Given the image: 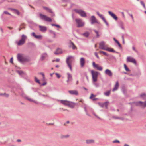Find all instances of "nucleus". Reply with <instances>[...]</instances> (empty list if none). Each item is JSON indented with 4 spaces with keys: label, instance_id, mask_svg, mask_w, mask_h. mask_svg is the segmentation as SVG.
I'll list each match as a JSON object with an SVG mask.
<instances>
[{
    "label": "nucleus",
    "instance_id": "nucleus-1",
    "mask_svg": "<svg viewBox=\"0 0 146 146\" xmlns=\"http://www.w3.org/2000/svg\"><path fill=\"white\" fill-rule=\"evenodd\" d=\"M60 101L64 105L68 106L71 108L74 107L75 105V103L66 100H61Z\"/></svg>",
    "mask_w": 146,
    "mask_h": 146
},
{
    "label": "nucleus",
    "instance_id": "nucleus-2",
    "mask_svg": "<svg viewBox=\"0 0 146 146\" xmlns=\"http://www.w3.org/2000/svg\"><path fill=\"white\" fill-rule=\"evenodd\" d=\"M27 38V36L26 35L23 34L21 35V39L19 41L16 42V44L19 46L23 45L25 44Z\"/></svg>",
    "mask_w": 146,
    "mask_h": 146
},
{
    "label": "nucleus",
    "instance_id": "nucleus-3",
    "mask_svg": "<svg viewBox=\"0 0 146 146\" xmlns=\"http://www.w3.org/2000/svg\"><path fill=\"white\" fill-rule=\"evenodd\" d=\"M73 57L71 56L68 57L66 60L68 66L69 67L71 71H72V64L73 60Z\"/></svg>",
    "mask_w": 146,
    "mask_h": 146
},
{
    "label": "nucleus",
    "instance_id": "nucleus-4",
    "mask_svg": "<svg viewBox=\"0 0 146 146\" xmlns=\"http://www.w3.org/2000/svg\"><path fill=\"white\" fill-rule=\"evenodd\" d=\"M92 75L93 82H96L97 81L98 76V72L96 71L92 70L91 71Z\"/></svg>",
    "mask_w": 146,
    "mask_h": 146
},
{
    "label": "nucleus",
    "instance_id": "nucleus-5",
    "mask_svg": "<svg viewBox=\"0 0 146 146\" xmlns=\"http://www.w3.org/2000/svg\"><path fill=\"white\" fill-rule=\"evenodd\" d=\"M39 16L40 19H42L48 22L52 21V19L45 15L40 13L39 14Z\"/></svg>",
    "mask_w": 146,
    "mask_h": 146
},
{
    "label": "nucleus",
    "instance_id": "nucleus-6",
    "mask_svg": "<svg viewBox=\"0 0 146 146\" xmlns=\"http://www.w3.org/2000/svg\"><path fill=\"white\" fill-rule=\"evenodd\" d=\"M74 11L76 13L79 14L82 17H86V13L82 10L75 9L74 10Z\"/></svg>",
    "mask_w": 146,
    "mask_h": 146
},
{
    "label": "nucleus",
    "instance_id": "nucleus-7",
    "mask_svg": "<svg viewBox=\"0 0 146 146\" xmlns=\"http://www.w3.org/2000/svg\"><path fill=\"white\" fill-rule=\"evenodd\" d=\"M108 47V45L106 44L105 42L104 41H102L99 44V48L100 49L106 50Z\"/></svg>",
    "mask_w": 146,
    "mask_h": 146
},
{
    "label": "nucleus",
    "instance_id": "nucleus-8",
    "mask_svg": "<svg viewBox=\"0 0 146 146\" xmlns=\"http://www.w3.org/2000/svg\"><path fill=\"white\" fill-rule=\"evenodd\" d=\"M76 21L77 23V27H83L84 24V23L83 22L82 20L80 19H76Z\"/></svg>",
    "mask_w": 146,
    "mask_h": 146
},
{
    "label": "nucleus",
    "instance_id": "nucleus-9",
    "mask_svg": "<svg viewBox=\"0 0 146 146\" xmlns=\"http://www.w3.org/2000/svg\"><path fill=\"white\" fill-rule=\"evenodd\" d=\"M127 62H131L136 64V62L135 60L133 57H128L127 58Z\"/></svg>",
    "mask_w": 146,
    "mask_h": 146
},
{
    "label": "nucleus",
    "instance_id": "nucleus-10",
    "mask_svg": "<svg viewBox=\"0 0 146 146\" xmlns=\"http://www.w3.org/2000/svg\"><path fill=\"white\" fill-rule=\"evenodd\" d=\"M92 65L94 68H96L98 70L101 71L102 70V67L100 66L98 64H96L94 62H92Z\"/></svg>",
    "mask_w": 146,
    "mask_h": 146
},
{
    "label": "nucleus",
    "instance_id": "nucleus-11",
    "mask_svg": "<svg viewBox=\"0 0 146 146\" xmlns=\"http://www.w3.org/2000/svg\"><path fill=\"white\" fill-rule=\"evenodd\" d=\"M91 23L93 24L95 23H97L99 24V23L97 21L96 18L94 16H92L91 17Z\"/></svg>",
    "mask_w": 146,
    "mask_h": 146
},
{
    "label": "nucleus",
    "instance_id": "nucleus-12",
    "mask_svg": "<svg viewBox=\"0 0 146 146\" xmlns=\"http://www.w3.org/2000/svg\"><path fill=\"white\" fill-rule=\"evenodd\" d=\"M105 73L108 76L111 77L113 75V73L109 69H106L105 71Z\"/></svg>",
    "mask_w": 146,
    "mask_h": 146
},
{
    "label": "nucleus",
    "instance_id": "nucleus-13",
    "mask_svg": "<svg viewBox=\"0 0 146 146\" xmlns=\"http://www.w3.org/2000/svg\"><path fill=\"white\" fill-rule=\"evenodd\" d=\"M17 57L18 60L20 62H23L24 60L23 55L22 54H18L17 55Z\"/></svg>",
    "mask_w": 146,
    "mask_h": 146
},
{
    "label": "nucleus",
    "instance_id": "nucleus-14",
    "mask_svg": "<svg viewBox=\"0 0 146 146\" xmlns=\"http://www.w3.org/2000/svg\"><path fill=\"white\" fill-rule=\"evenodd\" d=\"M68 92L71 95H77L78 94V91L76 90H69Z\"/></svg>",
    "mask_w": 146,
    "mask_h": 146
},
{
    "label": "nucleus",
    "instance_id": "nucleus-15",
    "mask_svg": "<svg viewBox=\"0 0 146 146\" xmlns=\"http://www.w3.org/2000/svg\"><path fill=\"white\" fill-rule=\"evenodd\" d=\"M108 13L115 20H117V16L113 13L112 12L109 11Z\"/></svg>",
    "mask_w": 146,
    "mask_h": 146
},
{
    "label": "nucleus",
    "instance_id": "nucleus-16",
    "mask_svg": "<svg viewBox=\"0 0 146 146\" xmlns=\"http://www.w3.org/2000/svg\"><path fill=\"white\" fill-rule=\"evenodd\" d=\"M67 75L68 80H67L66 82L68 84H69V82L72 80V76L70 73H68L67 74Z\"/></svg>",
    "mask_w": 146,
    "mask_h": 146
},
{
    "label": "nucleus",
    "instance_id": "nucleus-17",
    "mask_svg": "<svg viewBox=\"0 0 146 146\" xmlns=\"http://www.w3.org/2000/svg\"><path fill=\"white\" fill-rule=\"evenodd\" d=\"M32 35L35 38H36L38 39H41L42 38V36L41 35H36L34 32L32 33Z\"/></svg>",
    "mask_w": 146,
    "mask_h": 146
},
{
    "label": "nucleus",
    "instance_id": "nucleus-18",
    "mask_svg": "<svg viewBox=\"0 0 146 146\" xmlns=\"http://www.w3.org/2000/svg\"><path fill=\"white\" fill-rule=\"evenodd\" d=\"M137 103V105H140L141 106L143 107H146V101L144 102H142L141 101H139Z\"/></svg>",
    "mask_w": 146,
    "mask_h": 146
},
{
    "label": "nucleus",
    "instance_id": "nucleus-19",
    "mask_svg": "<svg viewBox=\"0 0 146 146\" xmlns=\"http://www.w3.org/2000/svg\"><path fill=\"white\" fill-rule=\"evenodd\" d=\"M80 64L82 67L84 66L85 64V60L83 58H81L80 59Z\"/></svg>",
    "mask_w": 146,
    "mask_h": 146
},
{
    "label": "nucleus",
    "instance_id": "nucleus-20",
    "mask_svg": "<svg viewBox=\"0 0 146 146\" xmlns=\"http://www.w3.org/2000/svg\"><path fill=\"white\" fill-rule=\"evenodd\" d=\"M25 23H22L21 24L19 25V31H20L22 29H24L25 28Z\"/></svg>",
    "mask_w": 146,
    "mask_h": 146
},
{
    "label": "nucleus",
    "instance_id": "nucleus-21",
    "mask_svg": "<svg viewBox=\"0 0 146 146\" xmlns=\"http://www.w3.org/2000/svg\"><path fill=\"white\" fill-rule=\"evenodd\" d=\"M39 27L40 31L42 32H45L46 30V28L45 26H39Z\"/></svg>",
    "mask_w": 146,
    "mask_h": 146
},
{
    "label": "nucleus",
    "instance_id": "nucleus-22",
    "mask_svg": "<svg viewBox=\"0 0 146 146\" xmlns=\"http://www.w3.org/2000/svg\"><path fill=\"white\" fill-rule=\"evenodd\" d=\"M62 53V50L60 48H58L57 49L56 51L54 52V54H61Z\"/></svg>",
    "mask_w": 146,
    "mask_h": 146
},
{
    "label": "nucleus",
    "instance_id": "nucleus-23",
    "mask_svg": "<svg viewBox=\"0 0 146 146\" xmlns=\"http://www.w3.org/2000/svg\"><path fill=\"white\" fill-rule=\"evenodd\" d=\"M25 98L30 102H34V103L36 104H38L37 102L36 101L33 100V99L31 98L28 97H26Z\"/></svg>",
    "mask_w": 146,
    "mask_h": 146
},
{
    "label": "nucleus",
    "instance_id": "nucleus-24",
    "mask_svg": "<svg viewBox=\"0 0 146 146\" xmlns=\"http://www.w3.org/2000/svg\"><path fill=\"white\" fill-rule=\"evenodd\" d=\"M119 86V83L118 82H117L115 86L114 87L113 89V91L114 92L116 91L118 88Z\"/></svg>",
    "mask_w": 146,
    "mask_h": 146
},
{
    "label": "nucleus",
    "instance_id": "nucleus-25",
    "mask_svg": "<svg viewBox=\"0 0 146 146\" xmlns=\"http://www.w3.org/2000/svg\"><path fill=\"white\" fill-rule=\"evenodd\" d=\"M70 47H72L73 49H76V47L74 44L71 41L70 42Z\"/></svg>",
    "mask_w": 146,
    "mask_h": 146
},
{
    "label": "nucleus",
    "instance_id": "nucleus-26",
    "mask_svg": "<svg viewBox=\"0 0 146 146\" xmlns=\"http://www.w3.org/2000/svg\"><path fill=\"white\" fill-rule=\"evenodd\" d=\"M106 50L111 52H115V50H114L113 49V48H109L108 47L107 48Z\"/></svg>",
    "mask_w": 146,
    "mask_h": 146
},
{
    "label": "nucleus",
    "instance_id": "nucleus-27",
    "mask_svg": "<svg viewBox=\"0 0 146 146\" xmlns=\"http://www.w3.org/2000/svg\"><path fill=\"white\" fill-rule=\"evenodd\" d=\"M86 142L88 144L92 143L94 142V140L92 139L88 140H86Z\"/></svg>",
    "mask_w": 146,
    "mask_h": 146
},
{
    "label": "nucleus",
    "instance_id": "nucleus-28",
    "mask_svg": "<svg viewBox=\"0 0 146 146\" xmlns=\"http://www.w3.org/2000/svg\"><path fill=\"white\" fill-rule=\"evenodd\" d=\"M47 56V55L46 54H43L41 56V60H44V59Z\"/></svg>",
    "mask_w": 146,
    "mask_h": 146
},
{
    "label": "nucleus",
    "instance_id": "nucleus-29",
    "mask_svg": "<svg viewBox=\"0 0 146 146\" xmlns=\"http://www.w3.org/2000/svg\"><path fill=\"white\" fill-rule=\"evenodd\" d=\"M140 97L143 99H145L146 98V95L144 93L140 95Z\"/></svg>",
    "mask_w": 146,
    "mask_h": 146
},
{
    "label": "nucleus",
    "instance_id": "nucleus-30",
    "mask_svg": "<svg viewBox=\"0 0 146 146\" xmlns=\"http://www.w3.org/2000/svg\"><path fill=\"white\" fill-rule=\"evenodd\" d=\"M124 68H125V69L126 70V71L127 72H129L130 71V70H129V69L128 68L127 66L125 64H124Z\"/></svg>",
    "mask_w": 146,
    "mask_h": 146
},
{
    "label": "nucleus",
    "instance_id": "nucleus-31",
    "mask_svg": "<svg viewBox=\"0 0 146 146\" xmlns=\"http://www.w3.org/2000/svg\"><path fill=\"white\" fill-rule=\"evenodd\" d=\"M43 8L44 9L46 10L48 12H50V13H52V12L51 11V10L49 9L48 8L46 7H44Z\"/></svg>",
    "mask_w": 146,
    "mask_h": 146
},
{
    "label": "nucleus",
    "instance_id": "nucleus-32",
    "mask_svg": "<svg viewBox=\"0 0 146 146\" xmlns=\"http://www.w3.org/2000/svg\"><path fill=\"white\" fill-rule=\"evenodd\" d=\"M34 78L35 81L36 82L38 83L39 84H40L39 80L37 79L36 77H35Z\"/></svg>",
    "mask_w": 146,
    "mask_h": 146
},
{
    "label": "nucleus",
    "instance_id": "nucleus-33",
    "mask_svg": "<svg viewBox=\"0 0 146 146\" xmlns=\"http://www.w3.org/2000/svg\"><path fill=\"white\" fill-rule=\"evenodd\" d=\"M99 53L100 54H101V53H102L104 55H105V56H108V54L107 53H106V52H104V51H100L99 52Z\"/></svg>",
    "mask_w": 146,
    "mask_h": 146
},
{
    "label": "nucleus",
    "instance_id": "nucleus-34",
    "mask_svg": "<svg viewBox=\"0 0 146 146\" xmlns=\"http://www.w3.org/2000/svg\"><path fill=\"white\" fill-rule=\"evenodd\" d=\"M140 3H141V4L143 6V8L145 9H146V7H145V4L144 3V2L143 1H140Z\"/></svg>",
    "mask_w": 146,
    "mask_h": 146
},
{
    "label": "nucleus",
    "instance_id": "nucleus-35",
    "mask_svg": "<svg viewBox=\"0 0 146 146\" xmlns=\"http://www.w3.org/2000/svg\"><path fill=\"white\" fill-rule=\"evenodd\" d=\"M109 104V102H105V103H104V106H105L106 108H107Z\"/></svg>",
    "mask_w": 146,
    "mask_h": 146
},
{
    "label": "nucleus",
    "instance_id": "nucleus-36",
    "mask_svg": "<svg viewBox=\"0 0 146 146\" xmlns=\"http://www.w3.org/2000/svg\"><path fill=\"white\" fill-rule=\"evenodd\" d=\"M110 91H108L106 92L105 93H104V95H106V96H108L110 94Z\"/></svg>",
    "mask_w": 146,
    "mask_h": 146
},
{
    "label": "nucleus",
    "instance_id": "nucleus-37",
    "mask_svg": "<svg viewBox=\"0 0 146 146\" xmlns=\"http://www.w3.org/2000/svg\"><path fill=\"white\" fill-rule=\"evenodd\" d=\"M97 14L103 20H104V19H105L103 17V15H101V14H100L99 13V12H97Z\"/></svg>",
    "mask_w": 146,
    "mask_h": 146
},
{
    "label": "nucleus",
    "instance_id": "nucleus-38",
    "mask_svg": "<svg viewBox=\"0 0 146 146\" xmlns=\"http://www.w3.org/2000/svg\"><path fill=\"white\" fill-rule=\"evenodd\" d=\"M13 10L15 11V13H16L18 15H19L20 12L18 10L15 9H13Z\"/></svg>",
    "mask_w": 146,
    "mask_h": 146
},
{
    "label": "nucleus",
    "instance_id": "nucleus-39",
    "mask_svg": "<svg viewBox=\"0 0 146 146\" xmlns=\"http://www.w3.org/2000/svg\"><path fill=\"white\" fill-rule=\"evenodd\" d=\"M83 35L86 37H87L88 36L89 33L88 32H86L84 33Z\"/></svg>",
    "mask_w": 146,
    "mask_h": 146
},
{
    "label": "nucleus",
    "instance_id": "nucleus-40",
    "mask_svg": "<svg viewBox=\"0 0 146 146\" xmlns=\"http://www.w3.org/2000/svg\"><path fill=\"white\" fill-rule=\"evenodd\" d=\"M94 31L96 34V37L98 38L100 36V35L98 34V32L96 30H94Z\"/></svg>",
    "mask_w": 146,
    "mask_h": 146
},
{
    "label": "nucleus",
    "instance_id": "nucleus-41",
    "mask_svg": "<svg viewBox=\"0 0 146 146\" xmlns=\"http://www.w3.org/2000/svg\"><path fill=\"white\" fill-rule=\"evenodd\" d=\"M98 104L101 107H104V103H98Z\"/></svg>",
    "mask_w": 146,
    "mask_h": 146
},
{
    "label": "nucleus",
    "instance_id": "nucleus-42",
    "mask_svg": "<svg viewBox=\"0 0 146 146\" xmlns=\"http://www.w3.org/2000/svg\"><path fill=\"white\" fill-rule=\"evenodd\" d=\"M55 75H56L57 77L58 78H59L60 77V75L58 73H56L55 74Z\"/></svg>",
    "mask_w": 146,
    "mask_h": 146
},
{
    "label": "nucleus",
    "instance_id": "nucleus-43",
    "mask_svg": "<svg viewBox=\"0 0 146 146\" xmlns=\"http://www.w3.org/2000/svg\"><path fill=\"white\" fill-rule=\"evenodd\" d=\"M96 96L93 95V94H91V96H90V99H92L94 97Z\"/></svg>",
    "mask_w": 146,
    "mask_h": 146
},
{
    "label": "nucleus",
    "instance_id": "nucleus-44",
    "mask_svg": "<svg viewBox=\"0 0 146 146\" xmlns=\"http://www.w3.org/2000/svg\"><path fill=\"white\" fill-rule=\"evenodd\" d=\"M10 62L12 64H13V57L11 58L10 61Z\"/></svg>",
    "mask_w": 146,
    "mask_h": 146
},
{
    "label": "nucleus",
    "instance_id": "nucleus-45",
    "mask_svg": "<svg viewBox=\"0 0 146 146\" xmlns=\"http://www.w3.org/2000/svg\"><path fill=\"white\" fill-rule=\"evenodd\" d=\"M52 26H55V27H57L58 28H59L60 27V26L58 25H55V24H52Z\"/></svg>",
    "mask_w": 146,
    "mask_h": 146
},
{
    "label": "nucleus",
    "instance_id": "nucleus-46",
    "mask_svg": "<svg viewBox=\"0 0 146 146\" xmlns=\"http://www.w3.org/2000/svg\"><path fill=\"white\" fill-rule=\"evenodd\" d=\"M3 13L5 14H8L11 15L7 11H4Z\"/></svg>",
    "mask_w": 146,
    "mask_h": 146
},
{
    "label": "nucleus",
    "instance_id": "nucleus-47",
    "mask_svg": "<svg viewBox=\"0 0 146 146\" xmlns=\"http://www.w3.org/2000/svg\"><path fill=\"white\" fill-rule=\"evenodd\" d=\"M113 143H119V141L117 140H115L114 141H113Z\"/></svg>",
    "mask_w": 146,
    "mask_h": 146
},
{
    "label": "nucleus",
    "instance_id": "nucleus-48",
    "mask_svg": "<svg viewBox=\"0 0 146 146\" xmlns=\"http://www.w3.org/2000/svg\"><path fill=\"white\" fill-rule=\"evenodd\" d=\"M94 54L95 56L97 57V58H99V57L98 56L97 53L96 52H95Z\"/></svg>",
    "mask_w": 146,
    "mask_h": 146
},
{
    "label": "nucleus",
    "instance_id": "nucleus-49",
    "mask_svg": "<svg viewBox=\"0 0 146 146\" xmlns=\"http://www.w3.org/2000/svg\"><path fill=\"white\" fill-rule=\"evenodd\" d=\"M103 20L104 21V22L106 24V25H108V24L107 23V22L106 21L105 19H104V20Z\"/></svg>",
    "mask_w": 146,
    "mask_h": 146
},
{
    "label": "nucleus",
    "instance_id": "nucleus-50",
    "mask_svg": "<svg viewBox=\"0 0 146 146\" xmlns=\"http://www.w3.org/2000/svg\"><path fill=\"white\" fill-rule=\"evenodd\" d=\"M0 95H4L5 96H7V97L8 96V95L7 94H0Z\"/></svg>",
    "mask_w": 146,
    "mask_h": 146
},
{
    "label": "nucleus",
    "instance_id": "nucleus-51",
    "mask_svg": "<svg viewBox=\"0 0 146 146\" xmlns=\"http://www.w3.org/2000/svg\"><path fill=\"white\" fill-rule=\"evenodd\" d=\"M94 114V116H95L98 119H101L100 117H99L97 116L95 114Z\"/></svg>",
    "mask_w": 146,
    "mask_h": 146
},
{
    "label": "nucleus",
    "instance_id": "nucleus-52",
    "mask_svg": "<svg viewBox=\"0 0 146 146\" xmlns=\"http://www.w3.org/2000/svg\"><path fill=\"white\" fill-rule=\"evenodd\" d=\"M40 74L42 75L43 76V78H44V74L43 73H40Z\"/></svg>",
    "mask_w": 146,
    "mask_h": 146
},
{
    "label": "nucleus",
    "instance_id": "nucleus-53",
    "mask_svg": "<svg viewBox=\"0 0 146 146\" xmlns=\"http://www.w3.org/2000/svg\"><path fill=\"white\" fill-rule=\"evenodd\" d=\"M55 61L57 62H58L60 61V59H57Z\"/></svg>",
    "mask_w": 146,
    "mask_h": 146
},
{
    "label": "nucleus",
    "instance_id": "nucleus-54",
    "mask_svg": "<svg viewBox=\"0 0 146 146\" xmlns=\"http://www.w3.org/2000/svg\"><path fill=\"white\" fill-rule=\"evenodd\" d=\"M133 48V50L134 51H136H136H137L136 50V49H135V48L134 47H133V48Z\"/></svg>",
    "mask_w": 146,
    "mask_h": 146
},
{
    "label": "nucleus",
    "instance_id": "nucleus-55",
    "mask_svg": "<svg viewBox=\"0 0 146 146\" xmlns=\"http://www.w3.org/2000/svg\"><path fill=\"white\" fill-rule=\"evenodd\" d=\"M17 141L18 142H20L21 141V140L20 139H17Z\"/></svg>",
    "mask_w": 146,
    "mask_h": 146
},
{
    "label": "nucleus",
    "instance_id": "nucleus-56",
    "mask_svg": "<svg viewBox=\"0 0 146 146\" xmlns=\"http://www.w3.org/2000/svg\"><path fill=\"white\" fill-rule=\"evenodd\" d=\"M69 136L68 135H67L64 136V137H65V138H67V137H69Z\"/></svg>",
    "mask_w": 146,
    "mask_h": 146
},
{
    "label": "nucleus",
    "instance_id": "nucleus-57",
    "mask_svg": "<svg viewBox=\"0 0 146 146\" xmlns=\"http://www.w3.org/2000/svg\"><path fill=\"white\" fill-rule=\"evenodd\" d=\"M0 30L2 32V33H3V29L2 28H0Z\"/></svg>",
    "mask_w": 146,
    "mask_h": 146
},
{
    "label": "nucleus",
    "instance_id": "nucleus-58",
    "mask_svg": "<svg viewBox=\"0 0 146 146\" xmlns=\"http://www.w3.org/2000/svg\"><path fill=\"white\" fill-rule=\"evenodd\" d=\"M122 38H123V43H124V38H123V36H122Z\"/></svg>",
    "mask_w": 146,
    "mask_h": 146
},
{
    "label": "nucleus",
    "instance_id": "nucleus-59",
    "mask_svg": "<svg viewBox=\"0 0 146 146\" xmlns=\"http://www.w3.org/2000/svg\"><path fill=\"white\" fill-rule=\"evenodd\" d=\"M8 28L9 29H13V28L11 27H8Z\"/></svg>",
    "mask_w": 146,
    "mask_h": 146
},
{
    "label": "nucleus",
    "instance_id": "nucleus-60",
    "mask_svg": "<svg viewBox=\"0 0 146 146\" xmlns=\"http://www.w3.org/2000/svg\"><path fill=\"white\" fill-rule=\"evenodd\" d=\"M117 44H118L119 46L120 47H121V44H119V43H118Z\"/></svg>",
    "mask_w": 146,
    "mask_h": 146
},
{
    "label": "nucleus",
    "instance_id": "nucleus-61",
    "mask_svg": "<svg viewBox=\"0 0 146 146\" xmlns=\"http://www.w3.org/2000/svg\"><path fill=\"white\" fill-rule=\"evenodd\" d=\"M54 73H52V74H50V76H51V77H52V75H53L54 74Z\"/></svg>",
    "mask_w": 146,
    "mask_h": 146
},
{
    "label": "nucleus",
    "instance_id": "nucleus-62",
    "mask_svg": "<svg viewBox=\"0 0 146 146\" xmlns=\"http://www.w3.org/2000/svg\"><path fill=\"white\" fill-rule=\"evenodd\" d=\"M124 146H129L127 144H125Z\"/></svg>",
    "mask_w": 146,
    "mask_h": 146
},
{
    "label": "nucleus",
    "instance_id": "nucleus-63",
    "mask_svg": "<svg viewBox=\"0 0 146 146\" xmlns=\"http://www.w3.org/2000/svg\"><path fill=\"white\" fill-rule=\"evenodd\" d=\"M97 98H93V100H97Z\"/></svg>",
    "mask_w": 146,
    "mask_h": 146
},
{
    "label": "nucleus",
    "instance_id": "nucleus-64",
    "mask_svg": "<svg viewBox=\"0 0 146 146\" xmlns=\"http://www.w3.org/2000/svg\"><path fill=\"white\" fill-rule=\"evenodd\" d=\"M115 42H116V43L117 44L118 43H119V42L117 40H116Z\"/></svg>",
    "mask_w": 146,
    "mask_h": 146
}]
</instances>
